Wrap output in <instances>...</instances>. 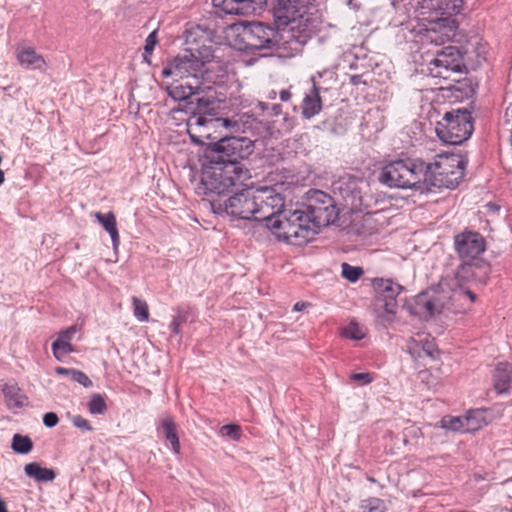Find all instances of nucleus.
<instances>
[{
    "label": "nucleus",
    "instance_id": "58836bf2",
    "mask_svg": "<svg viewBox=\"0 0 512 512\" xmlns=\"http://www.w3.org/2000/svg\"><path fill=\"white\" fill-rule=\"evenodd\" d=\"M158 43L157 38V30L152 31L145 40L144 52H143V60L150 64V56Z\"/></svg>",
    "mask_w": 512,
    "mask_h": 512
},
{
    "label": "nucleus",
    "instance_id": "f8f14e48",
    "mask_svg": "<svg viewBox=\"0 0 512 512\" xmlns=\"http://www.w3.org/2000/svg\"><path fill=\"white\" fill-rule=\"evenodd\" d=\"M255 221L264 222L268 229L278 213L284 211L285 198L275 187L263 186L255 189Z\"/></svg>",
    "mask_w": 512,
    "mask_h": 512
},
{
    "label": "nucleus",
    "instance_id": "680f3d73",
    "mask_svg": "<svg viewBox=\"0 0 512 512\" xmlns=\"http://www.w3.org/2000/svg\"><path fill=\"white\" fill-rule=\"evenodd\" d=\"M367 480H368L370 483H377V480H376L373 476H367Z\"/></svg>",
    "mask_w": 512,
    "mask_h": 512
},
{
    "label": "nucleus",
    "instance_id": "f03ea898",
    "mask_svg": "<svg viewBox=\"0 0 512 512\" xmlns=\"http://www.w3.org/2000/svg\"><path fill=\"white\" fill-rule=\"evenodd\" d=\"M254 142L248 137L224 136L204 149L201 183L205 194L221 195L233 187L243 186L252 175L246 163L254 152Z\"/></svg>",
    "mask_w": 512,
    "mask_h": 512
},
{
    "label": "nucleus",
    "instance_id": "7c9ffc66",
    "mask_svg": "<svg viewBox=\"0 0 512 512\" xmlns=\"http://www.w3.org/2000/svg\"><path fill=\"white\" fill-rule=\"evenodd\" d=\"M33 441L27 435L14 434L11 442V449L16 454L25 455L32 451Z\"/></svg>",
    "mask_w": 512,
    "mask_h": 512
},
{
    "label": "nucleus",
    "instance_id": "aec40b11",
    "mask_svg": "<svg viewBox=\"0 0 512 512\" xmlns=\"http://www.w3.org/2000/svg\"><path fill=\"white\" fill-rule=\"evenodd\" d=\"M322 110V99L320 96V88L313 82L309 92L302 101V117L311 119Z\"/></svg>",
    "mask_w": 512,
    "mask_h": 512
},
{
    "label": "nucleus",
    "instance_id": "0eeeda50",
    "mask_svg": "<svg viewBox=\"0 0 512 512\" xmlns=\"http://www.w3.org/2000/svg\"><path fill=\"white\" fill-rule=\"evenodd\" d=\"M269 230L279 240L294 246H303L314 240L317 232L304 209H285L278 213Z\"/></svg>",
    "mask_w": 512,
    "mask_h": 512
},
{
    "label": "nucleus",
    "instance_id": "1a4fd4ad",
    "mask_svg": "<svg viewBox=\"0 0 512 512\" xmlns=\"http://www.w3.org/2000/svg\"><path fill=\"white\" fill-rule=\"evenodd\" d=\"M473 131V118L466 108L447 111L435 127L437 137L450 145H460L467 141Z\"/></svg>",
    "mask_w": 512,
    "mask_h": 512
},
{
    "label": "nucleus",
    "instance_id": "4468645a",
    "mask_svg": "<svg viewBox=\"0 0 512 512\" xmlns=\"http://www.w3.org/2000/svg\"><path fill=\"white\" fill-rule=\"evenodd\" d=\"M204 67V62L200 61L195 53H185L172 58L162 69L161 74L163 78L173 77L175 81L187 78L195 83Z\"/></svg>",
    "mask_w": 512,
    "mask_h": 512
},
{
    "label": "nucleus",
    "instance_id": "c03bdc74",
    "mask_svg": "<svg viewBox=\"0 0 512 512\" xmlns=\"http://www.w3.org/2000/svg\"><path fill=\"white\" fill-rule=\"evenodd\" d=\"M72 424L75 427H77V428H79L81 430H84V431L91 432L93 430V427H92L91 423L87 419L82 417L81 415L73 416Z\"/></svg>",
    "mask_w": 512,
    "mask_h": 512
},
{
    "label": "nucleus",
    "instance_id": "ea45409f",
    "mask_svg": "<svg viewBox=\"0 0 512 512\" xmlns=\"http://www.w3.org/2000/svg\"><path fill=\"white\" fill-rule=\"evenodd\" d=\"M188 320V313L181 308L177 309L176 315L173 317L170 324V329L173 334H180V326Z\"/></svg>",
    "mask_w": 512,
    "mask_h": 512
},
{
    "label": "nucleus",
    "instance_id": "13d9d810",
    "mask_svg": "<svg viewBox=\"0 0 512 512\" xmlns=\"http://www.w3.org/2000/svg\"><path fill=\"white\" fill-rule=\"evenodd\" d=\"M192 37H193V33L190 32L186 37L187 44H192L193 42H196V39L195 38L192 39Z\"/></svg>",
    "mask_w": 512,
    "mask_h": 512
},
{
    "label": "nucleus",
    "instance_id": "f704fd0d",
    "mask_svg": "<svg viewBox=\"0 0 512 512\" xmlns=\"http://www.w3.org/2000/svg\"><path fill=\"white\" fill-rule=\"evenodd\" d=\"M133 313L140 322H147L149 320V307L146 301L139 299L136 296L132 297Z\"/></svg>",
    "mask_w": 512,
    "mask_h": 512
},
{
    "label": "nucleus",
    "instance_id": "052dcab7",
    "mask_svg": "<svg viewBox=\"0 0 512 512\" xmlns=\"http://www.w3.org/2000/svg\"><path fill=\"white\" fill-rule=\"evenodd\" d=\"M5 181V174H4V171L2 169H0V186L4 183Z\"/></svg>",
    "mask_w": 512,
    "mask_h": 512
},
{
    "label": "nucleus",
    "instance_id": "c85d7f7f",
    "mask_svg": "<svg viewBox=\"0 0 512 512\" xmlns=\"http://www.w3.org/2000/svg\"><path fill=\"white\" fill-rule=\"evenodd\" d=\"M455 287L463 289L469 283L474 282L473 267L468 260H462L454 272Z\"/></svg>",
    "mask_w": 512,
    "mask_h": 512
},
{
    "label": "nucleus",
    "instance_id": "a211bd4d",
    "mask_svg": "<svg viewBox=\"0 0 512 512\" xmlns=\"http://www.w3.org/2000/svg\"><path fill=\"white\" fill-rule=\"evenodd\" d=\"M442 427L451 431H470L478 430L486 424L484 420V411L474 410L468 412L467 416L460 417L447 416L441 420Z\"/></svg>",
    "mask_w": 512,
    "mask_h": 512
},
{
    "label": "nucleus",
    "instance_id": "09e8293b",
    "mask_svg": "<svg viewBox=\"0 0 512 512\" xmlns=\"http://www.w3.org/2000/svg\"><path fill=\"white\" fill-rule=\"evenodd\" d=\"M351 379L354 381H361L363 384H369L372 382L373 377L370 373H353Z\"/></svg>",
    "mask_w": 512,
    "mask_h": 512
},
{
    "label": "nucleus",
    "instance_id": "cd10ccee",
    "mask_svg": "<svg viewBox=\"0 0 512 512\" xmlns=\"http://www.w3.org/2000/svg\"><path fill=\"white\" fill-rule=\"evenodd\" d=\"M2 392L8 408H21L24 405L26 397L21 393L16 383L4 384Z\"/></svg>",
    "mask_w": 512,
    "mask_h": 512
},
{
    "label": "nucleus",
    "instance_id": "4c0bfd02",
    "mask_svg": "<svg viewBox=\"0 0 512 512\" xmlns=\"http://www.w3.org/2000/svg\"><path fill=\"white\" fill-rule=\"evenodd\" d=\"M53 355L57 360L61 359V355L69 354L74 351L73 345L66 340L56 339L52 343Z\"/></svg>",
    "mask_w": 512,
    "mask_h": 512
},
{
    "label": "nucleus",
    "instance_id": "a19ab883",
    "mask_svg": "<svg viewBox=\"0 0 512 512\" xmlns=\"http://www.w3.org/2000/svg\"><path fill=\"white\" fill-rule=\"evenodd\" d=\"M343 335L346 338L353 340H361L365 334L356 322H350L343 330Z\"/></svg>",
    "mask_w": 512,
    "mask_h": 512
},
{
    "label": "nucleus",
    "instance_id": "2f4dec72",
    "mask_svg": "<svg viewBox=\"0 0 512 512\" xmlns=\"http://www.w3.org/2000/svg\"><path fill=\"white\" fill-rule=\"evenodd\" d=\"M360 512H386L387 506L383 499L378 497H368L360 500Z\"/></svg>",
    "mask_w": 512,
    "mask_h": 512
},
{
    "label": "nucleus",
    "instance_id": "864d4df0",
    "mask_svg": "<svg viewBox=\"0 0 512 512\" xmlns=\"http://www.w3.org/2000/svg\"><path fill=\"white\" fill-rule=\"evenodd\" d=\"M465 295H467L470 299L471 302H475L476 299H477V296L476 294L471 291L470 289H468L466 286H464L463 289H460Z\"/></svg>",
    "mask_w": 512,
    "mask_h": 512
},
{
    "label": "nucleus",
    "instance_id": "69168bd1",
    "mask_svg": "<svg viewBox=\"0 0 512 512\" xmlns=\"http://www.w3.org/2000/svg\"><path fill=\"white\" fill-rule=\"evenodd\" d=\"M349 4L354 5V2H352V0H349Z\"/></svg>",
    "mask_w": 512,
    "mask_h": 512
},
{
    "label": "nucleus",
    "instance_id": "7ed1b4c3",
    "mask_svg": "<svg viewBox=\"0 0 512 512\" xmlns=\"http://www.w3.org/2000/svg\"><path fill=\"white\" fill-rule=\"evenodd\" d=\"M314 0H272L270 12L273 24L281 27L287 37L294 41L291 51L298 53L317 34L322 20L316 10Z\"/></svg>",
    "mask_w": 512,
    "mask_h": 512
},
{
    "label": "nucleus",
    "instance_id": "49530a36",
    "mask_svg": "<svg viewBox=\"0 0 512 512\" xmlns=\"http://www.w3.org/2000/svg\"><path fill=\"white\" fill-rule=\"evenodd\" d=\"M43 424L47 427V428H53L55 427L58 422H59V417L56 413L54 412H47L43 415Z\"/></svg>",
    "mask_w": 512,
    "mask_h": 512
},
{
    "label": "nucleus",
    "instance_id": "37998d69",
    "mask_svg": "<svg viewBox=\"0 0 512 512\" xmlns=\"http://www.w3.org/2000/svg\"><path fill=\"white\" fill-rule=\"evenodd\" d=\"M71 378L85 388L93 386L92 380L81 370L75 369Z\"/></svg>",
    "mask_w": 512,
    "mask_h": 512
},
{
    "label": "nucleus",
    "instance_id": "e433bc0d",
    "mask_svg": "<svg viewBox=\"0 0 512 512\" xmlns=\"http://www.w3.org/2000/svg\"><path fill=\"white\" fill-rule=\"evenodd\" d=\"M197 53L196 57L203 61L205 65L212 64L210 60L214 56V50L211 45L207 46L205 44L197 45L196 47H190L189 53Z\"/></svg>",
    "mask_w": 512,
    "mask_h": 512
},
{
    "label": "nucleus",
    "instance_id": "2eb2a0df",
    "mask_svg": "<svg viewBox=\"0 0 512 512\" xmlns=\"http://www.w3.org/2000/svg\"><path fill=\"white\" fill-rule=\"evenodd\" d=\"M455 250L461 260L473 261L486 249L484 237L476 231H463L454 237Z\"/></svg>",
    "mask_w": 512,
    "mask_h": 512
},
{
    "label": "nucleus",
    "instance_id": "4d7b16f0",
    "mask_svg": "<svg viewBox=\"0 0 512 512\" xmlns=\"http://www.w3.org/2000/svg\"><path fill=\"white\" fill-rule=\"evenodd\" d=\"M0 512H8L6 503L2 498H0Z\"/></svg>",
    "mask_w": 512,
    "mask_h": 512
},
{
    "label": "nucleus",
    "instance_id": "338daca9",
    "mask_svg": "<svg viewBox=\"0 0 512 512\" xmlns=\"http://www.w3.org/2000/svg\"><path fill=\"white\" fill-rule=\"evenodd\" d=\"M349 4L354 5V2H352V0H349Z\"/></svg>",
    "mask_w": 512,
    "mask_h": 512
},
{
    "label": "nucleus",
    "instance_id": "bb28decb",
    "mask_svg": "<svg viewBox=\"0 0 512 512\" xmlns=\"http://www.w3.org/2000/svg\"><path fill=\"white\" fill-rule=\"evenodd\" d=\"M25 474L38 482H50L56 478V473L51 468L42 467L37 462H31L24 466Z\"/></svg>",
    "mask_w": 512,
    "mask_h": 512
},
{
    "label": "nucleus",
    "instance_id": "3c124183",
    "mask_svg": "<svg viewBox=\"0 0 512 512\" xmlns=\"http://www.w3.org/2000/svg\"><path fill=\"white\" fill-rule=\"evenodd\" d=\"M74 368H65V367H56L55 368V372L58 374V375H62V376H71L73 375V372H74Z\"/></svg>",
    "mask_w": 512,
    "mask_h": 512
},
{
    "label": "nucleus",
    "instance_id": "ddd939ff",
    "mask_svg": "<svg viewBox=\"0 0 512 512\" xmlns=\"http://www.w3.org/2000/svg\"><path fill=\"white\" fill-rule=\"evenodd\" d=\"M429 70L433 77L449 78V73H462L466 71L465 55L454 46H447L437 51L429 63Z\"/></svg>",
    "mask_w": 512,
    "mask_h": 512
},
{
    "label": "nucleus",
    "instance_id": "9b49d317",
    "mask_svg": "<svg viewBox=\"0 0 512 512\" xmlns=\"http://www.w3.org/2000/svg\"><path fill=\"white\" fill-rule=\"evenodd\" d=\"M372 286L376 310L380 311V316L385 320L393 321L398 310L397 298L405 290L404 286L385 278H374Z\"/></svg>",
    "mask_w": 512,
    "mask_h": 512
},
{
    "label": "nucleus",
    "instance_id": "6e6d98bb",
    "mask_svg": "<svg viewBox=\"0 0 512 512\" xmlns=\"http://www.w3.org/2000/svg\"><path fill=\"white\" fill-rule=\"evenodd\" d=\"M309 304L306 303V302H296L294 304V307H293V310L294 311H302L306 306H308Z\"/></svg>",
    "mask_w": 512,
    "mask_h": 512
},
{
    "label": "nucleus",
    "instance_id": "c756f323",
    "mask_svg": "<svg viewBox=\"0 0 512 512\" xmlns=\"http://www.w3.org/2000/svg\"><path fill=\"white\" fill-rule=\"evenodd\" d=\"M473 267L474 282L486 285L491 273V265L483 258H474L470 261Z\"/></svg>",
    "mask_w": 512,
    "mask_h": 512
},
{
    "label": "nucleus",
    "instance_id": "79ce46f5",
    "mask_svg": "<svg viewBox=\"0 0 512 512\" xmlns=\"http://www.w3.org/2000/svg\"><path fill=\"white\" fill-rule=\"evenodd\" d=\"M223 436L230 438L231 440L238 441L241 438V427L238 424H226L220 429Z\"/></svg>",
    "mask_w": 512,
    "mask_h": 512
},
{
    "label": "nucleus",
    "instance_id": "6ab92c4d",
    "mask_svg": "<svg viewBox=\"0 0 512 512\" xmlns=\"http://www.w3.org/2000/svg\"><path fill=\"white\" fill-rule=\"evenodd\" d=\"M228 79V73L219 63L208 64L202 68L198 79L195 80L199 86L213 88L219 90Z\"/></svg>",
    "mask_w": 512,
    "mask_h": 512
},
{
    "label": "nucleus",
    "instance_id": "4be33fe9",
    "mask_svg": "<svg viewBox=\"0 0 512 512\" xmlns=\"http://www.w3.org/2000/svg\"><path fill=\"white\" fill-rule=\"evenodd\" d=\"M196 87V82L192 83L191 81H187L185 84L166 86L167 94L175 101H178L176 111L184 113V105L190 101V99H188L190 98V92H194Z\"/></svg>",
    "mask_w": 512,
    "mask_h": 512
},
{
    "label": "nucleus",
    "instance_id": "473e14b6",
    "mask_svg": "<svg viewBox=\"0 0 512 512\" xmlns=\"http://www.w3.org/2000/svg\"><path fill=\"white\" fill-rule=\"evenodd\" d=\"M88 411L92 415H103L107 412L108 407L105 401V395L93 393L87 403Z\"/></svg>",
    "mask_w": 512,
    "mask_h": 512
},
{
    "label": "nucleus",
    "instance_id": "f3484780",
    "mask_svg": "<svg viewBox=\"0 0 512 512\" xmlns=\"http://www.w3.org/2000/svg\"><path fill=\"white\" fill-rule=\"evenodd\" d=\"M362 181L352 175L341 177L335 184L334 189L352 209H360L362 206Z\"/></svg>",
    "mask_w": 512,
    "mask_h": 512
},
{
    "label": "nucleus",
    "instance_id": "de8ad7c7",
    "mask_svg": "<svg viewBox=\"0 0 512 512\" xmlns=\"http://www.w3.org/2000/svg\"><path fill=\"white\" fill-rule=\"evenodd\" d=\"M296 120L294 117H290L289 115H285L283 118V123L281 125V129L285 132H291L295 127Z\"/></svg>",
    "mask_w": 512,
    "mask_h": 512
},
{
    "label": "nucleus",
    "instance_id": "dca6fc26",
    "mask_svg": "<svg viewBox=\"0 0 512 512\" xmlns=\"http://www.w3.org/2000/svg\"><path fill=\"white\" fill-rule=\"evenodd\" d=\"M212 4L219 16H248L260 12L266 5V0H212Z\"/></svg>",
    "mask_w": 512,
    "mask_h": 512
},
{
    "label": "nucleus",
    "instance_id": "9d476101",
    "mask_svg": "<svg viewBox=\"0 0 512 512\" xmlns=\"http://www.w3.org/2000/svg\"><path fill=\"white\" fill-rule=\"evenodd\" d=\"M304 211L309 215L317 234L322 227H327L333 223L338 216V209L334 199L326 192L317 189H310L306 193V203Z\"/></svg>",
    "mask_w": 512,
    "mask_h": 512
},
{
    "label": "nucleus",
    "instance_id": "6e6552de",
    "mask_svg": "<svg viewBox=\"0 0 512 512\" xmlns=\"http://www.w3.org/2000/svg\"><path fill=\"white\" fill-rule=\"evenodd\" d=\"M217 195V199L211 200V207L216 214H225L232 220H253L255 221V212L257 205L255 203V189L244 187L234 191Z\"/></svg>",
    "mask_w": 512,
    "mask_h": 512
},
{
    "label": "nucleus",
    "instance_id": "a878e982",
    "mask_svg": "<svg viewBox=\"0 0 512 512\" xmlns=\"http://www.w3.org/2000/svg\"><path fill=\"white\" fill-rule=\"evenodd\" d=\"M161 428L165 439L170 443L171 449L175 454L180 453V441L177 433V425L171 415H166L161 420Z\"/></svg>",
    "mask_w": 512,
    "mask_h": 512
},
{
    "label": "nucleus",
    "instance_id": "20e7f679",
    "mask_svg": "<svg viewBox=\"0 0 512 512\" xmlns=\"http://www.w3.org/2000/svg\"><path fill=\"white\" fill-rule=\"evenodd\" d=\"M189 99L184 105L187 133L192 143L203 145L204 139L210 138L209 126L213 118L225 114L229 103L224 92L199 85L190 92Z\"/></svg>",
    "mask_w": 512,
    "mask_h": 512
},
{
    "label": "nucleus",
    "instance_id": "5fc2aeb1",
    "mask_svg": "<svg viewBox=\"0 0 512 512\" xmlns=\"http://www.w3.org/2000/svg\"><path fill=\"white\" fill-rule=\"evenodd\" d=\"M424 307L431 314L435 312V304L431 300L426 301Z\"/></svg>",
    "mask_w": 512,
    "mask_h": 512
},
{
    "label": "nucleus",
    "instance_id": "bf43d9fd",
    "mask_svg": "<svg viewBox=\"0 0 512 512\" xmlns=\"http://www.w3.org/2000/svg\"><path fill=\"white\" fill-rule=\"evenodd\" d=\"M276 97H277V93L274 90L270 91L267 95V98L270 100H274V99H276Z\"/></svg>",
    "mask_w": 512,
    "mask_h": 512
},
{
    "label": "nucleus",
    "instance_id": "0e129e2a",
    "mask_svg": "<svg viewBox=\"0 0 512 512\" xmlns=\"http://www.w3.org/2000/svg\"><path fill=\"white\" fill-rule=\"evenodd\" d=\"M356 77H357V76H352V82H353V83H356V82H357Z\"/></svg>",
    "mask_w": 512,
    "mask_h": 512
},
{
    "label": "nucleus",
    "instance_id": "e2e57ef3",
    "mask_svg": "<svg viewBox=\"0 0 512 512\" xmlns=\"http://www.w3.org/2000/svg\"><path fill=\"white\" fill-rule=\"evenodd\" d=\"M356 77H357V76H352V82H353V83H356V82H357Z\"/></svg>",
    "mask_w": 512,
    "mask_h": 512
},
{
    "label": "nucleus",
    "instance_id": "5701e85b",
    "mask_svg": "<svg viewBox=\"0 0 512 512\" xmlns=\"http://www.w3.org/2000/svg\"><path fill=\"white\" fill-rule=\"evenodd\" d=\"M512 381V368L508 362H499L493 372L494 389L498 394L507 393Z\"/></svg>",
    "mask_w": 512,
    "mask_h": 512
},
{
    "label": "nucleus",
    "instance_id": "39448f33",
    "mask_svg": "<svg viewBox=\"0 0 512 512\" xmlns=\"http://www.w3.org/2000/svg\"><path fill=\"white\" fill-rule=\"evenodd\" d=\"M462 6L463 0H424L422 9L432 11L436 16L429 19L430 27L424 29L421 41L442 45L452 40L459 25L454 16L460 13Z\"/></svg>",
    "mask_w": 512,
    "mask_h": 512
},
{
    "label": "nucleus",
    "instance_id": "c9c22d12",
    "mask_svg": "<svg viewBox=\"0 0 512 512\" xmlns=\"http://www.w3.org/2000/svg\"><path fill=\"white\" fill-rule=\"evenodd\" d=\"M341 268V276L351 283L357 282L364 273L362 267L352 266L346 262L342 263Z\"/></svg>",
    "mask_w": 512,
    "mask_h": 512
},
{
    "label": "nucleus",
    "instance_id": "72a5a7b5",
    "mask_svg": "<svg viewBox=\"0 0 512 512\" xmlns=\"http://www.w3.org/2000/svg\"><path fill=\"white\" fill-rule=\"evenodd\" d=\"M227 111H225V114L217 115V117L213 118V124H210L209 128H219L223 127L225 129H228L229 131L237 132L241 129V123L234 119V118H228L225 115H227Z\"/></svg>",
    "mask_w": 512,
    "mask_h": 512
},
{
    "label": "nucleus",
    "instance_id": "a18cd8bd",
    "mask_svg": "<svg viewBox=\"0 0 512 512\" xmlns=\"http://www.w3.org/2000/svg\"><path fill=\"white\" fill-rule=\"evenodd\" d=\"M259 106L262 111H268L269 116H278L282 113V106L280 104H272L260 102Z\"/></svg>",
    "mask_w": 512,
    "mask_h": 512
},
{
    "label": "nucleus",
    "instance_id": "8fccbe9b",
    "mask_svg": "<svg viewBox=\"0 0 512 512\" xmlns=\"http://www.w3.org/2000/svg\"><path fill=\"white\" fill-rule=\"evenodd\" d=\"M75 333H76V327L71 326V327L61 331L57 339H62V340H66V341L70 342Z\"/></svg>",
    "mask_w": 512,
    "mask_h": 512
},
{
    "label": "nucleus",
    "instance_id": "b1692460",
    "mask_svg": "<svg viewBox=\"0 0 512 512\" xmlns=\"http://www.w3.org/2000/svg\"><path fill=\"white\" fill-rule=\"evenodd\" d=\"M478 81L473 77H465L456 80L455 84L451 87L453 96L457 99L464 100L472 98L478 89Z\"/></svg>",
    "mask_w": 512,
    "mask_h": 512
},
{
    "label": "nucleus",
    "instance_id": "423d86ee",
    "mask_svg": "<svg viewBox=\"0 0 512 512\" xmlns=\"http://www.w3.org/2000/svg\"><path fill=\"white\" fill-rule=\"evenodd\" d=\"M242 50L265 51L264 56L271 55L280 48L294 47V41L287 37L281 27L269 23L252 21L247 23L240 34Z\"/></svg>",
    "mask_w": 512,
    "mask_h": 512
},
{
    "label": "nucleus",
    "instance_id": "393cba45",
    "mask_svg": "<svg viewBox=\"0 0 512 512\" xmlns=\"http://www.w3.org/2000/svg\"><path fill=\"white\" fill-rule=\"evenodd\" d=\"M95 218L102 225V227L109 233L112 241V246L114 250L118 249L120 244V237L117 229L116 217L112 212L101 213L96 212Z\"/></svg>",
    "mask_w": 512,
    "mask_h": 512
},
{
    "label": "nucleus",
    "instance_id": "603ef678",
    "mask_svg": "<svg viewBox=\"0 0 512 512\" xmlns=\"http://www.w3.org/2000/svg\"><path fill=\"white\" fill-rule=\"evenodd\" d=\"M292 97V93L289 89H283L279 93V98L282 102H288Z\"/></svg>",
    "mask_w": 512,
    "mask_h": 512
},
{
    "label": "nucleus",
    "instance_id": "412c9836",
    "mask_svg": "<svg viewBox=\"0 0 512 512\" xmlns=\"http://www.w3.org/2000/svg\"><path fill=\"white\" fill-rule=\"evenodd\" d=\"M16 59L20 66L26 69L43 70L46 61L42 55L38 54L34 48H18Z\"/></svg>",
    "mask_w": 512,
    "mask_h": 512
},
{
    "label": "nucleus",
    "instance_id": "f257e3e1",
    "mask_svg": "<svg viewBox=\"0 0 512 512\" xmlns=\"http://www.w3.org/2000/svg\"><path fill=\"white\" fill-rule=\"evenodd\" d=\"M468 160L458 154L438 155L434 163L421 159H399L385 165L378 177L389 188L428 190L454 189L465 176Z\"/></svg>",
    "mask_w": 512,
    "mask_h": 512
}]
</instances>
